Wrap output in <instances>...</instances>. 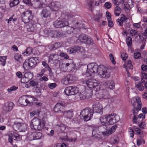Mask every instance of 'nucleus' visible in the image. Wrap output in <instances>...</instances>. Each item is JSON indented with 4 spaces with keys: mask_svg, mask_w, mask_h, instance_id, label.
<instances>
[{
    "mask_svg": "<svg viewBox=\"0 0 147 147\" xmlns=\"http://www.w3.org/2000/svg\"><path fill=\"white\" fill-rule=\"evenodd\" d=\"M119 116L115 113L106 115L101 117L100 120L102 124L104 125L103 127L106 128V131L102 132V134L104 135L109 136L114 132L117 127L115 125L112 126L111 128H107L106 125V121L108 124L113 125L119 121Z\"/></svg>",
    "mask_w": 147,
    "mask_h": 147,
    "instance_id": "obj_1",
    "label": "nucleus"
},
{
    "mask_svg": "<svg viewBox=\"0 0 147 147\" xmlns=\"http://www.w3.org/2000/svg\"><path fill=\"white\" fill-rule=\"evenodd\" d=\"M95 73H98L103 78L107 79L110 76L109 69L103 65L98 66L94 63L88 64L86 73V75L88 76H90L93 74Z\"/></svg>",
    "mask_w": 147,
    "mask_h": 147,
    "instance_id": "obj_2",
    "label": "nucleus"
},
{
    "mask_svg": "<svg viewBox=\"0 0 147 147\" xmlns=\"http://www.w3.org/2000/svg\"><path fill=\"white\" fill-rule=\"evenodd\" d=\"M46 122L44 118H42L41 121L40 119L37 118H34L31 121L30 126L33 129L40 130L45 128Z\"/></svg>",
    "mask_w": 147,
    "mask_h": 147,
    "instance_id": "obj_3",
    "label": "nucleus"
},
{
    "mask_svg": "<svg viewBox=\"0 0 147 147\" xmlns=\"http://www.w3.org/2000/svg\"><path fill=\"white\" fill-rule=\"evenodd\" d=\"M9 136V141L13 146V147H17L16 144L14 143L16 141H20L22 140L21 136L17 133L13 131H11L8 133Z\"/></svg>",
    "mask_w": 147,
    "mask_h": 147,
    "instance_id": "obj_4",
    "label": "nucleus"
},
{
    "mask_svg": "<svg viewBox=\"0 0 147 147\" xmlns=\"http://www.w3.org/2000/svg\"><path fill=\"white\" fill-rule=\"evenodd\" d=\"M92 110L89 108L85 109L81 111L80 115V118L83 117L85 121L90 120L93 115Z\"/></svg>",
    "mask_w": 147,
    "mask_h": 147,
    "instance_id": "obj_5",
    "label": "nucleus"
},
{
    "mask_svg": "<svg viewBox=\"0 0 147 147\" xmlns=\"http://www.w3.org/2000/svg\"><path fill=\"white\" fill-rule=\"evenodd\" d=\"M33 17L32 11L30 10H26L23 12L21 15L22 21L25 23H27L32 20Z\"/></svg>",
    "mask_w": 147,
    "mask_h": 147,
    "instance_id": "obj_6",
    "label": "nucleus"
},
{
    "mask_svg": "<svg viewBox=\"0 0 147 147\" xmlns=\"http://www.w3.org/2000/svg\"><path fill=\"white\" fill-rule=\"evenodd\" d=\"M95 90L96 91L95 94L98 98L107 99L110 97L109 92L106 90H100L99 88L98 89Z\"/></svg>",
    "mask_w": 147,
    "mask_h": 147,
    "instance_id": "obj_7",
    "label": "nucleus"
},
{
    "mask_svg": "<svg viewBox=\"0 0 147 147\" xmlns=\"http://www.w3.org/2000/svg\"><path fill=\"white\" fill-rule=\"evenodd\" d=\"M87 86L89 88H94L96 90L98 89L100 87L99 84L97 81L93 79H90L86 80L84 82Z\"/></svg>",
    "mask_w": 147,
    "mask_h": 147,
    "instance_id": "obj_8",
    "label": "nucleus"
},
{
    "mask_svg": "<svg viewBox=\"0 0 147 147\" xmlns=\"http://www.w3.org/2000/svg\"><path fill=\"white\" fill-rule=\"evenodd\" d=\"M64 92L66 95H74L78 93V88L75 86H69L66 88Z\"/></svg>",
    "mask_w": 147,
    "mask_h": 147,
    "instance_id": "obj_9",
    "label": "nucleus"
},
{
    "mask_svg": "<svg viewBox=\"0 0 147 147\" xmlns=\"http://www.w3.org/2000/svg\"><path fill=\"white\" fill-rule=\"evenodd\" d=\"M53 24L56 28H60L68 26L69 25V23L67 21L63 19L61 21L57 20L53 22Z\"/></svg>",
    "mask_w": 147,
    "mask_h": 147,
    "instance_id": "obj_10",
    "label": "nucleus"
},
{
    "mask_svg": "<svg viewBox=\"0 0 147 147\" xmlns=\"http://www.w3.org/2000/svg\"><path fill=\"white\" fill-rule=\"evenodd\" d=\"M85 49L82 47L76 46L73 48H71L67 49V52H69V54H71L75 53L80 52L81 53H84Z\"/></svg>",
    "mask_w": 147,
    "mask_h": 147,
    "instance_id": "obj_11",
    "label": "nucleus"
},
{
    "mask_svg": "<svg viewBox=\"0 0 147 147\" xmlns=\"http://www.w3.org/2000/svg\"><path fill=\"white\" fill-rule=\"evenodd\" d=\"M61 6L59 2H52L49 5V7L52 11H56L59 10Z\"/></svg>",
    "mask_w": 147,
    "mask_h": 147,
    "instance_id": "obj_12",
    "label": "nucleus"
},
{
    "mask_svg": "<svg viewBox=\"0 0 147 147\" xmlns=\"http://www.w3.org/2000/svg\"><path fill=\"white\" fill-rule=\"evenodd\" d=\"M93 112L97 113L100 115L102 114V107L98 103H96L93 105Z\"/></svg>",
    "mask_w": 147,
    "mask_h": 147,
    "instance_id": "obj_13",
    "label": "nucleus"
},
{
    "mask_svg": "<svg viewBox=\"0 0 147 147\" xmlns=\"http://www.w3.org/2000/svg\"><path fill=\"white\" fill-rule=\"evenodd\" d=\"M73 80V76L71 75L68 74L61 80V82L62 83L65 85H67L71 83Z\"/></svg>",
    "mask_w": 147,
    "mask_h": 147,
    "instance_id": "obj_14",
    "label": "nucleus"
},
{
    "mask_svg": "<svg viewBox=\"0 0 147 147\" xmlns=\"http://www.w3.org/2000/svg\"><path fill=\"white\" fill-rule=\"evenodd\" d=\"M14 104L11 102H7L5 103L3 107V110L5 112L11 111L13 107Z\"/></svg>",
    "mask_w": 147,
    "mask_h": 147,
    "instance_id": "obj_15",
    "label": "nucleus"
},
{
    "mask_svg": "<svg viewBox=\"0 0 147 147\" xmlns=\"http://www.w3.org/2000/svg\"><path fill=\"white\" fill-rule=\"evenodd\" d=\"M59 56L58 55L52 54L49 56V59L50 61L53 63V64H56L59 61Z\"/></svg>",
    "mask_w": 147,
    "mask_h": 147,
    "instance_id": "obj_16",
    "label": "nucleus"
},
{
    "mask_svg": "<svg viewBox=\"0 0 147 147\" xmlns=\"http://www.w3.org/2000/svg\"><path fill=\"white\" fill-rule=\"evenodd\" d=\"M64 106V104L62 102L57 103L54 108V111L55 112H58L59 111L62 112Z\"/></svg>",
    "mask_w": 147,
    "mask_h": 147,
    "instance_id": "obj_17",
    "label": "nucleus"
},
{
    "mask_svg": "<svg viewBox=\"0 0 147 147\" xmlns=\"http://www.w3.org/2000/svg\"><path fill=\"white\" fill-rule=\"evenodd\" d=\"M50 14V12L48 7L43 9L40 13L41 17L44 18L48 17Z\"/></svg>",
    "mask_w": 147,
    "mask_h": 147,
    "instance_id": "obj_18",
    "label": "nucleus"
},
{
    "mask_svg": "<svg viewBox=\"0 0 147 147\" xmlns=\"http://www.w3.org/2000/svg\"><path fill=\"white\" fill-rule=\"evenodd\" d=\"M131 104L134 106L136 105V103H137V107H141V101L140 98L138 97H136V98H132L131 99Z\"/></svg>",
    "mask_w": 147,
    "mask_h": 147,
    "instance_id": "obj_19",
    "label": "nucleus"
},
{
    "mask_svg": "<svg viewBox=\"0 0 147 147\" xmlns=\"http://www.w3.org/2000/svg\"><path fill=\"white\" fill-rule=\"evenodd\" d=\"M29 63V66L30 67H32L36 64L38 62V60L37 58L32 57L30 59H28Z\"/></svg>",
    "mask_w": 147,
    "mask_h": 147,
    "instance_id": "obj_20",
    "label": "nucleus"
},
{
    "mask_svg": "<svg viewBox=\"0 0 147 147\" xmlns=\"http://www.w3.org/2000/svg\"><path fill=\"white\" fill-rule=\"evenodd\" d=\"M121 15L123 16L120 18V19L119 18L117 19L116 21L118 23V25L120 26H123V23L125 22L126 20L127 19L125 15L122 14Z\"/></svg>",
    "mask_w": 147,
    "mask_h": 147,
    "instance_id": "obj_21",
    "label": "nucleus"
},
{
    "mask_svg": "<svg viewBox=\"0 0 147 147\" xmlns=\"http://www.w3.org/2000/svg\"><path fill=\"white\" fill-rule=\"evenodd\" d=\"M141 82H140L138 83H135L136 87L140 91L143 90L144 87L143 85V83L144 82V80H141Z\"/></svg>",
    "mask_w": 147,
    "mask_h": 147,
    "instance_id": "obj_22",
    "label": "nucleus"
},
{
    "mask_svg": "<svg viewBox=\"0 0 147 147\" xmlns=\"http://www.w3.org/2000/svg\"><path fill=\"white\" fill-rule=\"evenodd\" d=\"M63 115L66 117L70 119L73 116V113L72 110H69L67 111H62Z\"/></svg>",
    "mask_w": 147,
    "mask_h": 147,
    "instance_id": "obj_23",
    "label": "nucleus"
},
{
    "mask_svg": "<svg viewBox=\"0 0 147 147\" xmlns=\"http://www.w3.org/2000/svg\"><path fill=\"white\" fill-rule=\"evenodd\" d=\"M27 100V98H26V96H24L19 98L18 101L21 105L27 106L28 105Z\"/></svg>",
    "mask_w": 147,
    "mask_h": 147,
    "instance_id": "obj_24",
    "label": "nucleus"
},
{
    "mask_svg": "<svg viewBox=\"0 0 147 147\" xmlns=\"http://www.w3.org/2000/svg\"><path fill=\"white\" fill-rule=\"evenodd\" d=\"M88 37L86 35L82 34L80 35L78 37V40L82 42H83L85 43L87 39H88Z\"/></svg>",
    "mask_w": 147,
    "mask_h": 147,
    "instance_id": "obj_25",
    "label": "nucleus"
},
{
    "mask_svg": "<svg viewBox=\"0 0 147 147\" xmlns=\"http://www.w3.org/2000/svg\"><path fill=\"white\" fill-rule=\"evenodd\" d=\"M21 124V123L20 122L15 121L13 125V127L16 131H19Z\"/></svg>",
    "mask_w": 147,
    "mask_h": 147,
    "instance_id": "obj_26",
    "label": "nucleus"
},
{
    "mask_svg": "<svg viewBox=\"0 0 147 147\" xmlns=\"http://www.w3.org/2000/svg\"><path fill=\"white\" fill-rule=\"evenodd\" d=\"M121 11V8L118 6H116L114 9V13L116 16H119Z\"/></svg>",
    "mask_w": 147,
    "mask_h": 147,
    "instance_id": "obj_27",
    "label": "nucleus"
},
{
    "mask_svg": "<svg viewBox=\"0 0 147 147\" xmlns=\"http://www.w3.org/2000/svg\"><path fill=\"white\" fill-rule=\"evenodd\" d=\"M85 95L86 98H91L93 95L92 92L91 90H85L84 91V94H85Z\"/></svg>",
    "mask_w": 147,
    "mask_h": 147,
    "instance_id": "obj_28",
    "label": "nucleus"
},
{
    "mask_svg": "<svg viewBox=\"0 0 147 147\" xmlns=\"http://www.w3.org/2000/svg\"><path fill=\"white\" fill-rule=\"evenodd\" d=\"M14 58L16 61H19L20 63H21L23 62V59L21 55L18 53L15 54Z\"/></svg>",
    "mask_w": 147,
    "mask_h": 147,
    "instance_id": "obj_29",
    "label": "nucleus"
},
{
    "mask_svg": "<svg viewBox=\"0 0 147 147\" xmlns=\"http://www.w3.org/2000/svg\"><path fill=\"white\" fill-rule=\"evenodd\" d=\"M141 107H137L136 108L134 107L132 110V112L134 115V118H135L138 114V111L140 110Z\"/></svg>",
    "mask_w": 147,
    "mask_h": 147,
    "instance_id": "obj_30",
    "label": "nucleus"
},
{
    "mask_svg": "<svg viewBox=\"0 0 147 147\" xmlns=\"http://www.w3.org/2000/svg\"><path fill=\"white\" fill-rule=\"evenodd\" d=\"M24 77L29 81L33 78V75L30 72H28L25 73Z\"/></svg>",
    "mask_w": 147,
    "mask_h": 147,
    "instance_id": "obj_31",
    "label": "nucleus"
},
{
    "mask_svg": "<svg viewBox=\"0 0 147 147\" xmlns=\"http://www.w3.org/2000/svg\"><path fill=\"white\" fill-rule=\"evenodd\" d=\"M32 48L28 47L27 48L26 51L23 53V54L26 56H28L32 53Z\"/></svg>",
    "mask_w": 147,
    "mask_h": 147,
    "instance_id": "obj_32",
    "label": "nucleus"
},
{
    "mask_svg": "<svg viewBox=\"0 0 147 147\" xmlns=\"http://www.w3.org/2000/svg\"><path fill=\"white\" fill-rule=\"evenodd\" d=\"M27 125L24 123H21L19 131H25L26 130Z\"/></svg>",
    "mask_w": 147,
    "mask_h": 147,
    "instance_id": "obj_33",
    "label": "nucleus"
},
{
    "mask_svg": "<svg viewBox=\"0 0 147 147\" xmlns=\"http://www.w3.org/2000/svg\"><path fill=\"white\" fill-rule=\"evenodd\" d=\"M28 61V59H26L23 63V67L25 70H27L30 67V66H29V61Z\"/></svg>",
    "mask_w": 147,
    "mask_h": 147,
    "instance_id": "obj_34",
    "label": "nucleus"
},
{
    "mask_svg": "<svg viewBox=\"0 0 147 147\" xmlns=\"http://www.w3.org/2000/svg\"><path fill=\"white\" fill-rule=\"evenodd\" d=\"M98 128L97 127H94L93 129L92 136L95 138L97 137L98 135Z\"/></svg>",
    "mask_w": 147,
    "mask_h": 147,
    "instance_id": "obj_35",
    "label": "nucleus"
},
{
    "mask_svg": "<svg viewBox=\"0 0 147 147\" xmlns=\"http://www.w3.org/2000/svg\"><path fill=\"white\" fill-rule=\"evenodd\" d=\"M137 144L138 146L140 145V144L145 143V141L142 138V137L139 136L137 140Z\"/></svg>",
    "mask_w": 147,
    "mask_h": 147,
    "instance_id": "obj_36",
    "label": "nucleus"
},
{
    "mask_svg": "<svg viewBox=\"0 0 147 147\" xmlns=\"http://www.w3.org/2000/svg\"><path fill=\"white\" fill-rule=\"evenodd\" d=\"M85 43L90 45H93L94 44L92 39L90 37H88Z\"/></svg>",
    "mask_w": 147,
    "mask_h": 147,
    "instance_id": "obj_37",
    "label": "nucleus"
},
{
    "mask_svg": "<svg viewBox=\"0 0 147 147\" xmlns=\"http://www.w3.org/2000/svg\"><path fill=\"white\" fill-rule=\"evenodd\" d=\"M34 137L35 140H38L40 139L42 136V134L39 132H34Z\"/></svg>",
    "mask_w": 147,
    "mask_h": 147,
    "instance_id": "obj_38",
    "label": "nucleus"
},
{
    "mask_svg": "<svg viewBox=\"0 0 147 147\" xmlns=\"http://www.w3.org/2000/svg\"><path fill=\"white\" fill-rule=\"evenodd\" d=\"M28 136V139L30 141L35 140L34 132L29 133Z\"/></svg>",
    "mask_w": 147,
    "mask_h": 147,
    "instance_id": "obj_39",
    "label": "nucleus"
},
{
    "mask_svg": "<svg viewBox=\"0 0 147 147\" xmlns=\"http://www.w3.org/2000/svg\"><path fill=\"white\" fill-rule=\"evenodd\" d=\"M126 43L129 47L131 46L132 43V39L130 37H128L126 39Z\"/></svg>",
    "mask_w": 147,
    "mask_h": 147,
    "instance_id": "obj_40",
    "label": "nucleus"
},
{
    "mask_svg": "<svg viewBox=\"0 0 147 147\" xmlns=\"http://www.w3.org/2000/svg\"><path fill=\"white\" fill-rule=\"evenodd\" d=\"M20 2L19 0H14L10 3V7H13L17 5Z\"/></svg>",
    "mask_w": 147,
    "mask_h": 147,
    "instance_id": "obj_41",
    "label": "nucleus"
},
{
    "mask_svg": "<svg viewBox=\"0 0 147 147\" xmlns=\"http://www.w3.org/2000/svg\"><path fill=\"white\" fill-rule=\"evenodd\" d=\"M113 3L116 5H118L119 3H124L125 0H113Z\"/></svg>",
    "mask_w": 147,
    "mask_h": 147,
    "instance_id": "obj_42",
    "label": "nucleus"
},
{
    "mask_svg": "<svg viewBox=\"0 0 147 147\" xmlns=\"http://www.w3.org/2000/svg\"><path fill=\"white\" fill-rule=\"evenodd\" d=\"M75 28H74L73 27H69L68 28L67 30V33L68 34H71L72 33H75Z\"/></svg>",
    "mask_w": 147,
    "mask_h": 147,
    "instance_id": "obj_43",
    "label": "nucleus"
},
{
    "mask_svg": "<svg viewBox=\"0 0 147 147\" xmlns=\"http://www.w3.org/2000/svg\"><path fill=\"white\" fill-rule=\"evenodd\" d=\"M61 44L60 42H56L53 45V46L52 47V49L54 50H55V49L61 47Z\"/></svg>",
    "mask_w": 147,
    "mask_h": 147,
    "instance_id": "obj_44",
    "label": "nucleus"
},
{
    "mask_svg": "<svg viewBox=\"0 0 147 147\" xmlns=\"http://www.w3.org/2000/svg\"><path fill=\"white\" fill-rule=\"evenodd\" d=\"M6 59V56H4L0 57V61L1 62L2 65L3 66L5 65Z\"/></svg>",
    "mask_w": 147,
    "mask_h": 147,
    "instance_id": "obj_45",
    "label": "nucleus"
},
{
    "mask_svg": "<svg viewBox=\"0 0 147 147\" xmlns=\"http://www.w3.org/2000/svg\"><path fill=\"white\" fill-rule=\"evenodd\" d=\"M101 14L100 13L97 14L94 17V20L96 22H99L100 19L101 18Z\"/></svg>",
    "mask_w": 147,
    "mask_h": 147,
    "instance_id": "obj_46",
    "label": "nucleus"
},
{
    "mask_svg": "<svg viewBox=\"0 0 147 147\" xmlns=\"http://www.w3.org/2000/svg\"><path fill=\"white\" fill-rule=\"evenodd\" d=\"M107 85L109 86V88L111 89H114L115 87L113 81L112 80L110 81L109 83Z\"/></svg>",
    "mask_w": 147,
    "mask_h": 147,
    "instance_id": "obj_47",
    "label": "nucleus"
},
{
    "mask_svg": "<svg viewBox=\"0 0 147 147\" xmlns=\"http://www.w3.org/2000/svg\"><path fill=\"white\" fill-rule=\"evenodd\" d=\"M42 64L43 66L45 67V68L47 69L48 71H51V68H50L49 65L47 64L46 62L45 61H42Z\"/></svg>",
    "mask_w": 147,
    "mask_h": 147,
    "instance_id": "obj_48",
    "label": "nucleus"
},
{
    "mask_svg": "<svg viewBox=\"0 0 147 147\" xmlns=\"http://www.w3.org/2000/svg\"><path fill=\"white\" fill-rule=\"evenodd\" d=\"M130 34L132 36L137 35L138 34L137 31L134 30H131L130 31Z\"/></svg>",
    "mask_w": 147,
    "mask_h": 147,
    "instance_id": "obj_49",
    "label": "nucleus"
},
{
    "mask_svg": "<svg viewBox=\"0 0 147 147\" xmlns=\"http://www.w3.org/2000/svg\"><path fill=\"white\" fill-rule=\"evenodd\" d=\"M18 87H16L14 86H13L12 87H11L10 88H9L7 89V91L8 92L10 93L12 91L16 90Z\"/></svg>",
    "mask_w": 147,
    "mask_h": 147,
    "instance_id": "obj_50",
    "label": "nucleus"
},
{
    "mask_svg": "<svg viewBox=\"0 0 147 147\" xmlns=\"http://www.w3.org/2000/svg\"><path fill=\"white\" fill-rule=\"evenodd\" d=\"M29 84L30 86L32 87L37 86L38 84V82L37 81L33 80L30 81Z\"/></svg>",
    "mask_w": 147,
    "mask_h": 147,
    "instance_id": "obj_51",
    "label": "nucleus"
},
{
    "mask_svg": "<svg viewBox=\"0 0 147 147\" xmlns=\"http://www.w3.org/2000/svg\"><path fill=\"white\" fill-rule=\"evenodd\" d=\"M123 67L125 68L126 71L127 72L128 71V70H127V67L129 69H133V66L132 64H129L127 65L124 64L123 65Z\"/></svg>",
    "mask_w": 147,
    "mask_h": 147,
    "instance_id": "obj_52",
    "label": "nucleus"
},
{
    "mask_svg": "<svg viewBox=\"0 0 147 147\" xmlns=\"http://www.w3.org/2000/svg\"><path fill=\"white\" fill-rule=\"evenodd\" d=\"M27 100L28 106H30L32 105L33 103L32 97L28 98H27Z\"/></svg>",
    "mask_w": 147,
    "mask_h": 147,
    "instance_id": "obj_53",
    "label": "nucleus"
},
{
    "mask_svg": "<svg viewBox=\"0 0 147 147\" xmlns=\"http://www.w3.org/2000/svg\"><path fill=\"white\" fill-rule=\"evenodd\" d=\"M121 57L123 60H126L128 57V56L126 53H123L121 55Z\"/></svg>",
    "mask_w": 147,
    "mask_h": 147,
    "instance_id": "obj_54",
    "label": "nucleus"
},
{
    "mask_svg": "<svg viewBox=\"0 0 147 147\" xmlns=\"http://www.w3.org/2000/svg\"><path fill=\"white\" fill-rule=\"evenodd\" d=\"M60 56L66 59H67L69 58V56L66 53L63 52H62L60 53Z\"/></svg>",
    "mask_w": 147,
    "mask_h": 147,
    "instance_id": "obj_55",
    "label": "nucleus"
},
{
    "mask_svg": "<svg viewBox=\"0 0 147 147\" xmlns=\"http://www.w3.org/2000/svg\"><path fill=\"white\" fill-rule=\"evenodd\" d=\"M104 5L108 9H109L111 7V4L109 2H106L105 4Z\"/></svg>",
    "mask_w": 147,
    "mask_h": 147,
    "instance_id": "obj_56",
    "label": "nucleus"
},
{
    "mask_svg": "<svg viewBox=\"0 0 147 147\" xmlns=\"http://www.w3.org/2000/svg\"><path fill=\"white\" fill-rule=\"evenodd\" d=\"M122 4H124V9L125 10L127 11L129 10L131 8L129 7V6L126 3L124 2V3Z\"/></svg>",
    "mask_w": 147,
    "mask_h": 147,
    "instance_id": "obj_57",
    "label": "nucleus"
},
{
    "mask_svg": "<svg viewBox=\"0 0 147 147\" xmlns=\"http://www.w3.org/2000/svg\"><path fill=\"white\" fill-rule=\"evenodd\" d=\"M127 4L131 8L134 6V2L131 0H128Z\"/></svg>",
    "mask_w": 147,
    "mask_h": 147,
    "instance_id": "obj_58",
    "label": "nucleus"
},
{
    "mask_svg": "<svg viewBox=\"0 0 147 147\" xmlns=\"http://www.w3.org/2000/svg\"><path fill=\"white\" fill-rule=\"evenodd\" d=\"M108 26L110 27H112L113 24L112 21L111 20V18H108Z\"/></svg>",
    "mask_w": 147,
    "mask_h": 147,
    "instance_id": "obj_59",
    "label": "nucleus"
},
{
    "mask_svg": "<svg viewBox=\"0 0 147 147\" xmlns=\"http://www.w3.org/2000/svg\"><path fill=\"white\" fill-rule=\"evenodd\" d=\"M141 80H143V79H147V74L144 72H142Z\"/></svg>",
    "mask_w": 147,
    "mask_h": 147,
    "instance_id": "obj_60",
    "label": "nucleus"
},
{
    "mask_svg": "<svg viewBox=\"0 0 147 147\" xmlns=\"http://www.w3.org/2000/svg\"><path fill=\"white\" fill-rule=\"evenodd\" d=\"M58 129L61 131H63L65 129V126L63 124H61L59 126Z\"/></svg>",
    "mask_w": 147,
    "mask_h": 147,
    "instance_id": "obj_61",
    "label": "nucleus"
},
{
    "mask_svg": "<svg viewBox=\"0 0 147 147\" xmlns=\"http://www.w3.org/2000/svg\"><path fill=\"white\" fill-rule=\"evenodd\" d=\"M110 58L113 64H115V61L114 60L113 56L112 54H110L109 55Z\"/></svg>",
    "mask_w": 147,
    "mask_h": 147,
    "instance_id": "obj_62",
    "label": "nucleus"
},
{
    "mask_svg": "<svg viewBox=\"0 0 147 147\" xmlns=\"http://www.w3.org/2000/svg\"><path fill=\"white\" fill-rule=\"evenodd\" d=\"M28 81V80L25 77H22L21 78V82L22 83H26Z\"/></svg>",
    "mask_w": 147,
    "mask_h": 147,
    "instance_id": "obj_63",
    "label": "nucleus"
},
{
    "mask_svg": "<svg viewBox=\"0 0 147 147\" xmlns=\"http://www.w3.org/2000/svg\"><path fill=\"white\" fill-rule=\"evenodd\" d=\"M57 86V84L56 83H52L49 84L48 86L49 88L51 89H53L56 87Z\"/></svg>",
    "mask_w": 147,
    "mask_h": 147,
    "instance_id": "obj_64",
    "label": "nucleus"
}]
</instances>
